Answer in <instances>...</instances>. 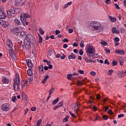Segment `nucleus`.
Returning <instances> with one entry per match:
<instances>
[{"label":"nucleus","mask_w":126,"mask_h":126,"mask_svg":"<svg viewBox=\"0 0 126 126\" xmlns=\"http://www.w3.org/2000/svg\"><path fill=\"white\" fill-rule=\"evenodd\" d=\"M86 52L87 55V57H84V60L87 63H91L92 62V59L94 60L96 53H95V48L92 45H89L86 48Z\"/></svg>","instance_id":"f257e3e1"},{"label":"nucleus","mask_w":126,"mask_h":126,"mask_svg":"<svg viewBox=\"0 0 126 126\" xmlns=\"http://www.w3.org/2000/svg\"><path fill=\"white\" fill-rule=\"evenodd\" d=\"M35 38H34V36L32 35L31 33H28L26 34V36L25 37L24 40V44L25 45H26V46H31V43H35Z\"/></svg>","instance_id":"f03ea898"},{"label":"nucleus","mask_w":126,"mask_h":126,"mask_svg":"<svg viewBox=\"0 0 126 126\" xmlns=\"http://www.w3.org/2000/svg\"><path fill=\"white\" fill-rule=\"evenodd\" d=\"M89 26L91 28H93L95 30H98L101 32V31L103 30L104 27L102 25L100 24V23L97 22H91L89 23Z\"/></svg>","instance_id":"7ed1b4c3"},{"label":"nucleus","mask_w":126,"mask_h":126,"mask_svg":"<svg viewBox=\"0 0 126 126\" xmlns=\"http://www.w3.org/2000/svg\"><path fill=\"white\" fill-rule=\"evenodd\" d=\"M30 15L27 14V13H22L21 14L20 20L24 26L29 24V23L26 20V18H30Z\"/></svg>","instance_id":"20e7f679"},{"label":"nucleus","mask_w":126,"mask_h":126,"mask_svg":"<svg viewBox=\"0 0 126 126\" xmlns=\"http://www.w3.org/2000/svg\"><path fill=\"white\" fill-rule=\"evenodd\" d=\"M14 85L13 88L15 91H18L19 90V84H20V80L19 79V76L16 75V79H13Z\"/></svg>","instance_id":"39448f33"},{"label":"nucleus","mask_w":126,"mask_h":126,"mask_svg":"<svg viewBox=\"0 0 126 126\" xmlns=\"http://www.w3.org/2000/svg\"><path fill=\"white\" fill-rule=\"evenodd\" d=\"M1 109L3 112H8L9 111V104L8 103H4L1 106Z\"/></svg>","instance_id":"423d86ee"},{"label":"nucleus","mask_w":126,"mask_h":126,"mask_svg":"<svg viewBox=\"0 0 126 126\" xmlns=\"http://www.w3.org/2000/svg\"><path fill=\"white\" fill-rule=\"evenodd\" d=\"M11 32L12 34H14V35H17V34H19L20 31H19V28L18 27H16L11 29Z\"/></svg>","instance_id":"0eeeda50"},{"label":"nucleus","mask_w":126,"mask_h":126,"mask_svg":"<svg viewBox=\"0 0 126 126\" xmlns=\"http://www.w3.org/2000/svg\"><path fill=\"white\" fill-rule=\"evenodd\" d=\"M0 25L1 26L3 27V28H6V27L8 26V22H6V21L4 20H2L0 21Z\"/></svg>","instance_id":"6e6552de"},{"label":"nucleus","mask_w":126,"mask_h":126,"mask_svg":"<svg viewBox=\"0 0 126 126\" xmlns=\"http://www.w3.org/2000/svg\"><path fill=\"white\" fill-rule=\"evenodd\" d=\"M10 55L12 59H14V60H15L16 58V56H15V52H14V50L11 49L9 50Z\"/></svg>","instance_id":"1a4fd4ad"},{"label":"nucleus","mask_w":126,"mask_h":126,"mask_svg":"<svg viewBox=\"0 0 126 126\" xmlns=\"http://www.w3.org/2000/svg\"><path fill=\"white\" fill-rule=\"evenodd\" d=\"M6 16H5V14H4V12L3 11V10L1 9L0 10V18L1 19H4Z\"/></svg>","instance_id":"9d476101"},{"label":"nucleus","mask_w":126,"mask_h":126,"mask_svg":"<svg viewBox=\"0 0 126 126\" xmlns=\"http://www.w3.org/2000/svg\"><path fill=\"white\" fill-rule=\"evenodd\" d=\"M7 46H8V48L11 49L12 47H13V44L12 43V41L10 39L7 40Z\"/></svg>","instance_id":"9b49d317"},{"label":"nucleus","mask_w":126,"mask_h":126,"mask_svg":"<svg viewBox=\"0 0 126 126\" xmlns=\"http://www.w3.org/2000/svg\"><path fill=\"white\" fill-rule=\"evenodd\" d=\"M2 82L5 84H8L9 83V80L6 77H3L2 79Z\"/></svg>","instance_id":"f8f14e48"},{"label":"nucleus","mask_w":126,"mask_h":126,"mask_svg":"<svg viewBox=\"0 0 126 126\" xmlns=\"http://www.w3.org/2000/svg\"><path fill=\"white\" fill-rule=\"evenodd\" d=\"M116 54H118V55H125L126 53L124 50L121 49H118L115 51Z\"/></svg>","instance_id":"ddd939ff"},{"label":"nucleus","mask_w":126,"mask_h":126,"mask_svg":"<svg viewBox=\"0 0 126 126\" xmlns=\"http://www.w3.org/2000/svg\"><path fill=\"white\" fill-rule=\"evenodd\" d=\"M28 66L29 67H32L33 66V63L32 61L30 59H28L26 60Z\"/></svg>","instance_id":"4468645a"},{"label":"nucleus","mask_w":126,"mask_h":126,"mask_svg":"<svg viewBox=\"0 0 126 126\" xmlns=\"http://www.w3.org/2000/svg\"><path fill=\"white\" fill-rule=\"evenodd\" d=\"M14 23L15 25H16L17 26H19V25H21V22H20V20H19V19H18L17 18H16L14 19Z\"/></svg>","instance_id":"2eb2a0df"},{"label":"nucleus","mask_w":126,"mask_h":126,"mask_svg":"<svg viewBox=\"0 0 126 126\" xmlns=\"http://www.w3.org/2000/svg\"><path fill=\"white\" fill-rule=\"evenodd\" d=\"M75 58H76L75 55H74V54H73V53H71V55H70L68 57V60H73V59H75Z\"/></svg>","instance_id":"dca6fc26"},{"label":"nucleus","mask_w":126,"mask_h":126,"mask_svg":"<svg viewBox=\"0 0 126 126\" xmlns=\"http://www.w3.org/2000/svg\"><path fill=\"white\" fill-rule=\"evenodd\" d=\"M112 32L115 33V34H119L120 32L117 30V28L113 27L112 28Z\"/></svg>","instance_id":"f3484780"},{"label":"nucleus","mask_w":126,"mask_h":126,"mask_svg":"<svg viewBox=\"0 0 126 126\" xmlns=\"http://www.w3.org/2000/svg\"><path fill=\"white\" fill-rule=\"evenodd\" d=\"M109 19L111 22H116L117 21V19L115 17H112V16H109Z\"/></svg>","instance_id":"a211bd4d"},{"label":"nucleus","mask_w":126,"mask_h":126,"mask_svg":"<svg viewBox=\"0 0 126 126\" xmlns=\"http://www.w3.org/2000/svg\"><path fill=\"white\" fill-rule=\"evenodd\" d=\"M126 76V71H123L120 73V74H119V76L120 77H124V76Z\"/></svg>","instance_id":"6ab92c4d"},{"label":"nucleus","mask_w":126,"mask_h":126,"mask_svg":"<svg viewBox=\"0 0 126 126\" xmlns=\"http://www.w3.org/2000/svg\"><path fill=\"white\" fill-rule=\"evenodd\" d=\"M49 75H46L44 78L43 79L42 83V84H45L46 83V81H47V79L49 78Z\"/></svg>","instance_id":"aec40b11"},{"label":"nucleus","mask_w":126,"mask_h":126,"mask_svg":"<svg viewBox=\"0 0 126 126\" xmlns=\"http://www.w3.org/2000/svg\"><path fill=\"white\" fill-rule=\"evenodd\" d=\"M21 10L19 8H15L14 12V14H17V13H19Z\"/></svg>","instance_id":"412c9836"},{"label":"nucleus","mask_w":126,"mask_h":126,"mask_svg":"<svg viewBox=\"0 0 126 126\" xmlns=\"http://www.w3.org/2000/svg\"><path fill=\"white\" fill-rule=\"evenodd\" d=\"M59 101H60V98L57 97L54 101H53L52 105H56V104H57V103H58V102H59Z\"/></svg>","instance_id":"4be33fe9"},{"label":"nucleus","mask_w":126,"mask_h":126,"mask_svg":"<svg viewBox=\"0 0 126 126\" xmlns=\"http://www.w3.org/2000/svg\"><path fill=\"white\" fill-rule=\"evenodd\" d=\"M78 107H79V104L77 103V102L75 103V106L74 107V111L76 112V113H77V111H78Z\"/></svg>","instance_id":"5701e85b"},{"label":"nucleus","mask_w":126,"mask_h":126,"mask_svg":"<svg viewBox=\"0 0 126 126\" xmlns=\"http://www.w3.org/2000/svg\"><path fill=\"white\" fill-rule=\"evenodd\" d=\"M27 73L29 75V76H31V75H32V73L31 68H30L29 69H28Z\"/></svg>","instance_id":"b1692460"},{"label":"nucleus","mask_w":126,"mask_h":126,"mask_svg":"<svg viewBox=\"0 0 126 126\" xmlns=\"http://www.w3.org/2000/svg\"><path fill=\"white\" fill-rule=\"evenodd\" d=\"M118 61L120 63V65H124V59L122 58H119Z\"/></svg>","instance_id":"393cba45"},{"label":"nucleus","mask_w":126,"mask_h":126,"mask_svg":"<svg viewBox=\"0 0 126 126\" xmlns=\"http://www.w3.org/2000/svg\"><path fill=\"white\" fill-rule=\"evenodd\" d=\"M39 31L41 35H44V34H45V31H44V30H43V29H42L41 28H40L39 29Z\"/></svg>","instance_id":"a878e982"},{"label":"nucleus","mask_w":126,"mask_h":126,"mask_svg":"<svg viewBox=\"0 0 126 126\" xmlns=\"http://www.w3.org/2000/svg\"><path fill=\"white\" fill-rule=\"evenodd\" d=\"M10 10L12 12V14H14V10H15V8L14 7L12 6L10 8Z\"/></svg>","instance_id":"bb28decb"},{"label":"nucleus","mask_w":126,"mask_h":126,"mask_svg":"<svg viewBox=\"0 0 126 126\" xmlns=\"http://www.w3.org/2000/svg\"><path fill=\"white\" fill-rule=\"evenodd\" d=\"M41 123H42V119L38 120L36 123L37 126H41Z\"/></svg>","instance_id":"cd10ccee"},{"label":"nucleus","mask_w":126,"mask_h":126,"mask_svg":"<svg viewBox=\"0 0 126 126\" xmlns=\"http://www.w3.org/2000/svg\"><path fill=\"white\" fill-rule=\"evenodd\" d=\"M57 106H59V108H61V107H63V101H60L58 105H57Z\"/></svg>","instance_id":"c85d7f7f"},{"label":"nucleus","mask_w":126,"mask_h":126,"mask_svg":"<svg viewBox=\"0 0 126 126\" xmlns=\"http://www.w3.org/2000/svg\"><path fill=\"white\" fill-rule=\"evenodd\" d=\"M38 42L39 43V44H41V43H42L43 41V38H42V36L41 35H39L38 37Z\"/></svg>","instance_id":"c756f323"},{"label":"nucleus","mask_w":126,"mask_h":126,"mask_svg":"<svg viewBox=\"0 0 126 126\" xmlns=\"http://www.w3.org/2000/svg\"><path fill=\"white\" fill-rule=\"evenodd\" d=\"M39 71H43V70H44V66H43V65H41L40 66H39Z\"/></svg>","instance_id":"7c9ffc66"},{"label":"nucleus","mask_w":126,"mask_h":126,"mask_svg":"<svg viewBox=\"0 0 126 126\" xmlns=\"http://www.w3.org/2000/svg\"><path fill=\"white\" fill-rule=\"evenodd\" d=\"M101 45H102V46H107V45H108V43H107V42H106L105 41H102L100 42Z\"/></svg>","instance_id":"2f4dec72"},{"label":"nucleus","mask_w":126,"mask_h":126,"mask_svg":"<svg viewBox=\"0 0 126 126\" xmlns=\"http://www.w3.org/2000/svg\"><path fill=\"white\" fill-rule=\"evenodd\" d=\"M80 46L81 48H84V41L83 40H82L81 41V43H80Z\"/></svg>","instance_id":"473e14b6"},{"label":"nucleus","mask_w":126,"mask_h":126,"mask_svg":"<svg viewBox=\"0 0 126 126\" xmlns=\"http://www.w3.org/2000/svg\"><path fill=\"white\" fill-rule=\"evenodd\" d=\"M25 35H26V32H20L21 37H24V36H25Z\"/></svg>","instance_id":"72a5a7b5"},{"label":"nucleus","mask_w":126,"mask_h":126,"mask_svg":"<svg viewBox=\"0 0 126 126\" xmlns=\"http://www.w3.org/2000/svg\"><path fill=\"white\" fill-rule=\"evenodd\" d=\"M72 77V74H68L67 78L68 79V80H70L71 79V78Z\"/></svg>","instance_id":"f704fd0d"},{"label":"nucleus","mask_w":126,"mask_h":126,"mask_svg":"<svg viewBox=\"0 0 126 126\" xmlns=\"http://www.w3.org/2000/svg\"><path fill=\"white\" fill-rule=\"evenodd\" d=\"M114 72V70L113 69H110L108 71L107 74L108 75H112V73Z\"/></svg>","instance_id":"c9c22d12"},{"label":"nucleus","mask_w":126,"mask_h":126,"mask_svg":"<svg viewBox=\"0 0 126 126\" xmlns=\"http://www.w3.org/2000/svg\"><path fill=\"white\" fill-rule=\"evenodd\" d=\"M68 117L67 116L65 117V118H63V122L64 123H66V122H68Z\"/></svg>","instance_id":"e433bc0d"},{"label":"nucleus","mask_w":126,"mask_h":126,"mask_svg":"<svg viewBox=\"0 0 126 126\" xmlns=\"http://www.w3.org/2000/svg\"><path fill=\"white\" fill-rule=\"evenodd\" d=\"M27 82H24L23 83H22V88H23L24 87H27Z\"/></svg>","instance_id":"4c0bfd02"},{"label":"nucleus","mask_w":126,"mask_h":126,"mask_svg":"<svg viewBox=\"0 0 126 126\" xmlns=\"http://www.w3.org/2000/svg\"><path fill=\"white\" fill-rule=\"evenodd\" d=\"M112 63H113V65L115 66L117 65V64H118V62H117V61L116 60H113L112 61Z\"/></svg>","instance_id":"58836bf2"},{"label":"nucleus","mask_w":126,"mask_h":126,"mask_svg":"<svg viewBox=\"0 0 126 126\" xmlns=\"http://www.w3.org/2000/svg\"><path fill=\"white\" fill-rule=\"evenodd\" d=\"M17 98H16V96H14L12 97V102H16Z\"/></svg>","instance_id":"ea45409f"},{"label":"nucleus","mask_w":126,"mask_h":126,"mask_svg":"<svg viewBox=\"0 0 126 126\" xmlns=\"http://www.w3.org/2000/svg\"><path fill=\"white\" fill-rule=\"evenodd\" d=\"M55 89V88H52L50 89L49 91V95H52V93L54 92V90Z\"/></svg>","instance_id":"a19ab883"},{"label":"nucleus","mask_w":126,"mask_h":126,"mask_svg":"<svg viewBox=\"0 0 126 126\" xmlns=\"http://www.w3.org/2000/svg\"><path fill=\"white\" fill-rule=\"evenodd\" d=\"M91 75H93V76H95L96 75V72L94 71H92L90 72Z\"/></svg>","instance_id":"79ce46f5"},{"label":"nucleus","mask_w":126,"mask_h":126,"mask_svg":"<svg viewBox=\"0 0 126 126\" xmlns=\"http://www.w3.org/2000/svg\"><path fill=\"white\" fill-rule=\"evenodd\" d=\"M11 13H12L11 12V11H10V10H8L7 11V14L8 16H10V15H11Z\"/></svg>","instance_id":"37998d69"},{"label":"nucleus","mask_w":126,"mask_h":126,"mask_svg":"<svg viewBox=\"0 0 126 126\" xmlns=\"http://www.w3.org/2000/svg\"><path fill=\"white\" fill-rule=\"evenodd\" d=\"M69 113L72 118H75V114L72 113L71 111H69Z\"/></svg>","instance_id":"c03bdc74"},{"label":"nucleus","mask_w":126,"mask_h":126,"mask_svg":"<svg viewBox=\"0 0 126 126\" xmlns=\"http://www.w3.org/2000/svg\"><path fill=\"white\" fill-rule=\"evenodd\" d=\"M120 41V38L119 37H115L114 38L115 43H117V42H119Z\"/></svg>","instance_id":"a18cd8bd"},{"label":"nucleus","mask_w":126,"mask_h":126,"mask_svg":"<svg viewBox=\"0 0 126 126\" xmlns=\"http://www.w3.org/2000/svg\"><path fill=\"white\" fill-rule=\"evenodd\" d=\"M48 55H49V56H50V57H51V56H52V51L51 50V49L48 50Z\"/></svg>","instance_id":"49530a36"},{"label":"nucleus","mask_w":126,"mask_h":126,"mask_svg":"<svg viewBox=\"0 0 126 126\" xmlns=\"http://www.w3.org/2000/svg\"><path fill=\"white\" fill-rule=\"evenodd\" d=\"M104 63H105V64H108V65H109V64H110V62H109L108 61V59H106V60L104 61Z\"/></svg>","instance_id":"de8ad7c7"},{"label":"nucleus","mask_w":126,"mask_h":126,"mask_svg":"<svg viewBox=\"0 0 126 126\" xmlns=\"http://www.w3.org/2000/svg\"><path fill=\"white\" fill-rule=\"evenodd\" d=\"M79 55L80 56H82L83 55V50H82V49L79 50Z\"/></svg>","instance_id":"09e8293b"},{"label":"nucleus","mask_w":126,"mask_h":126,"mask_svg":"<svg viewBox=\"0 0 126 126\" xmlns=\"http://www.w3.org/2000/svg\"><path fill=\"white\" fill-rule=\"evenodd\" d=\"M36 107H32L31 108V111H32V112H35V111H36Z\"/></svg>","instance_id":"8fccbe9b"},{"label":"nucleus","mask_w":126,"mask_h":126,"mask_svg":"<svg viewBox=\"0 0 126 126\" xmlns=\"http://www.w3.org/2000/svg\"><path fill=\"white\" fill-rule=\"evenodd\" d=\"M28 80L29 81V82H32L33 81V79L32 78H31V77H29L28 78Z\"/></svg>","instance_id":"3c124183"},{"label":"nucleus","mask_w":126,"mask_h":126,"mask_svg":"<svg viewBox=\"0 0 126 126\" xmlns=\"http://www.w3.org/2000/svg\"><path fill=\"white\" fill-rule=\"evenodd\" d=\"M115 6L116 8H117V9H121V8H120V6H119V5H118V4L115 3Z\"/></svg>","instance_id":"603ef678"},{"label":"nucleus","mask_w":126,"mask_h":126,"mask_svg":"<svg viewBox=\"0 0 126 126\" xmlns=\"http://www.w3.org/2000/svg\"><path fill=\"white\" fill-rule=\"evenodd\" d=\"M60 33H61V32L59 30H56L55 31V34L56 35H58V34H60Z\"/></svg>","instance_id":"864d4df0"},{"label":"nucleus","mask_w":126,"mask_h":126,"mask_svg":"<svg viewBox=\"0 0 126 126\" xmlns=\"http://www.w3.org/2000/svg\"><path fill=\"white\" fill-rule=\"evenodd\" d=\"M63 43H66V42H68V39L65 38L63 39Z\"/></svg>","instance_id":"5fc2aeb1"},{"label":"nucleus","mask_w":126,"mask_h":126,"mask_svg":"<svg viewBox=\"0 0 126 126\" xmlns=\"http://www.w3.org/2000/svg\"><path fill=\"white\" fill-rule=\"evenodd\" d=\"M59 108H60V106H59V105H56L55 107H53V110H57L58 109H59Z\"/></svg>","instance_id":"6e6d98bb"},{"label":"nucleus","mask_w":126,"mask_h":126,"mask_svg":"<svg viewBox=\"0 0 126 126\" xmlns=\"http://www.w3.org/2000/svg\"><path fill=\"white\" fill-rule=\"evenodd\" d=\"M78 72H79L80 74H84V71L82 70H79Z\"/></svg>","instance_id":"4d7b16f0"},{"label":"nucleus","mask_w":126,"mask_h":126,"mask_svg":"<svg viewBox=\"0 0 126 126\" xmlns=\"http://www.w3.org/2000/svg\"><path fill=\"white\" fill-rule=\"evenodd\" d=\"M120 31L122 32V33H125V32H126V30H125L124 28H121Z\"/></svg>","instance_id":"13d9d810"},{"label":"nucleus","mask_w":126,"mask_h":126,"mask_svg":"<svg viewBox=\"0 0 126 126\" xmlns=\"http://www.w3.org/2000/svg\"><path fill=\"white\" fill-rule=\"evenodd\" d=\"M123 117H124L123 114L118 115V119H120V118H123Z\"/></svg>","instance_id":"bf43d9fd"},{"label":"nucleus","mask_w":126,"mask_h":126,"mask_svg":"<svg viewBox=\"0 0 126 126\" xmlns=\"http://www.w3.org/2000/svg\"><path fill=\"white\" fill-rule=\"evenodd\" d=\"M61 60H64L65 59V55L63 54V56L61 57Z\"/></svg>","instance_id":"052dcab7"},{"label":"nucleus","mask_w":126,"mask_h":126,"mask_svg":"<svg viewBox=\"0 0 126 126\" xmlns=\"http://www.w3.org/2000/svg\"><path fill=\"white\" fill-rule=\"evenodd\" d=\"M73 47H78V43L76 42H74L73 44Z\"/></svg>","instance_id":"680f3d73"},{"label":"nucleus","mask_w":126,"mask_h":126,"mask_svg":"<svg viewBox=\"0 0 126 126\" xmlns=\"http://www.w3.org/2000/svg\"><path fill=\"white\" fill-rule=\"evenodd\" d=\"M67 47H68V45H67V44H63V48L64 49H66V48H67Z\"/></svg>","instance_id":"e2e57ef3"},{"label":"nucleus","mask_w":126,"mask_h":126,"mask_svg":"<svg viewBox=\"0 0 126 126\" xmlns=\"http://www.w3.org/2000/svg\"><path fill=\"white\" fill-rule=\"evenodd\" d=\"M68 30L69 31V33H72V32H73V29H68Z\"/></svg>","instance_id":"0e129e2a"},{"label":"nucleus","mask_w":126,"mask_h":126,"mask_svg":"<svg viewBox=\"0 0 126 126\" xmlns=\"http://www.w3.org/2000/svg\"><path fill=\"white\" fill-rule=\"evenodd\" d=\"M103 119L105 121H107V119H108V116H103Z\"/></svg>","instance_id":"69168bd1"},{"label":"nucleus","mask_w":126,"mask_h":126,"mask_svg":"<svg viewBox=\"0 0 126 126\" xmlns=\"http://www.w3.org/2000/svg\"><path fill=\"white\" fill-rule=\"evenodd\" d=\"M108 114L109 115H112L113 112L112 111V110H108Z\"/></svg>","instance_id":"338daca9"},{"label":"nucleus","mask_w":126,"mask_h":126,"mask_svg":"<svg viewBox=\"0 0 126 126\" xmlns=\"http://www.w3.org/2000/svg\"><path fill=\"white\" fill-rule=\"evenodd\" d=\"M105 2L107 4H109V3H111V0H106Z\"/></svg>","instance_id":"774afa93"}]
</instances>
